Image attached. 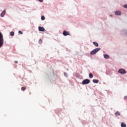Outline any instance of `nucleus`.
<instances>
[{
	"instance_id": "nucleus-5",
	"label": "nucleus",
	"mask_w": 127,
	"mask_h": 127,
	"mask_svg": "<svg viewBox=\"0 0 127 127\" xmlns=\"http://www.w3.org/2000/svg\"><path fill=\"white\" fill-rule=\"evenodd\" d=\"M118 73L124 74L127 73V71H126L124 68H120L118 70Z\"/></svg>"
},
{
	"instance_id": "nucleus-8",
	"label": "nucleus",
	"mask_w": 127,
	"mask_h": 127,
	"mask_svg": "<svg viewBox=\"0 0 127 127\" xmlns=\"http://www.w3.org/2000/svg\"><path fill=\"white\" fill-rule=\"evenodd\" d=\"M116 15H121L122 12L120 10H117L115 12Z\"/></svg>"
},
{
	"instance_id": "nucleus-9",
	"label": "nucleus",
	"mask_w": 127,
	"mask_h": 127,
	"mask_svg": "<svg viewBox=\"0 0 127 127\" xmlns=\"http://www.w3.org/2000/svg\"><path fill=\"white\" fill-rule=\"evenodd\" d=\"M103 56L105 59H109L110 58V56L108 54H104Z\"/></svg>"
},
{
	"instance_id": "nucleus-14",
	"label": "nucleus",
	"mask_w": 127,
	"mask_h": 127,
	"mask_svg": "<svg viewBox=\"0 0 127 127\" xmlns=\"http://www.w3.org/2000/svg\"><path fill=\"white\" fill-rule=\"evenodd\" d=\"M121 127H126L127 125H126V124H125V123H121Z\"/></svg>"
},
{
	"instance_id": "nucleus-25",
	"label": "nucleus",
	"mask_w": 127,
	"mask_h": 127,
	"mask_svg": "<svg viewBox=\"0 0 127 127\" xmlns=\"http://www.w3.org/2000/svg\"><path fill=\"white\" fill-rule=\"evenodd\" d=\"M14 62H15V63H17L18 62L17 61H15Z\"/></svg>"
},
{
	"instance_id": "nucleus-6",
	"label": "nucleus",
	"mask_w": 127,
	"mask_h": 127,
	"mask_svg": "<svg viewBox=\"0 0 127 127\" xmlns=\"http://www.w3.org/2000/svg\"><path fill=\"white\" fill-rule=\"evenodd\" d=\"M63 35H64V36H67L68 35L70 36V33H69L68 31L64 30L63 32Z\"/></svg>"
},
{
	"instance_id": "nucleus-18",
	"label": "nucleus",
	"mask_w": 127,
	"mask_h": 127,
	"mask_svg": "<svg viewBox=\"0 0 127 127\" xmlns=\"http://www.w3.org/2000/svg\"><path fill=\"white\" fill-rule=\"evenodd\" d=\"M64 76L65 77H68V74L66 72H64Z\"/></svg>"
},
{
	"instance_id": "nucleus-10",
	"label": "nucleus",
	"mask_w": 127,
	"mask_h": 127,
	"mask_svg": "<svg viewBox=\"0 0 127 127\" xmlns=\"http://www.w3.org/2000/svg\"><path fill=\"white\" fill-rule=\"evenodd\" d=\"M115 116H116V117H119V116H121V113L119 111H117L115 113Z\"/></svg>"
},
{
	"instance_id": "nucleus-4",
	"label": "nucleus",
	"mask_w": 127,
	"mask_h": 127,
	"mask_svg": "<svg viewBox=\"0 0 127 127\" xmlns=\"http://www.w3.org/2000/svg\"><path fill=\"white\" fill-rule=\"evenodd\" d=\"M91 81L89 79H85L83 80L82 82V85H88V84H90Z\"/></svg>"
},
{
	"instance_id": "nucleus-24",
	"label": "nucleus",
	"mask_w": 127,
	"mask_h": 127,
	"mask_svg": "<svg viewBox=\"0 0 127 127\" xmlns=\"http://www.w3.org/2000/svg\"><path fill=\"white\" fill-rule=\"evenodd\" d=\"M39 1H40V2H43V0H38Z\"/></svg>"
},
{
	"instance_id": "nucleus-17",
	"label": "nucleus",
	"mask_w": 127,
	"mask_h": 127,
	"mask_svg": "<svg viewBox=\"0 0 127 127\" xmlns=\"http://www.w3.org/2000/svg\"><path fill=\"white\" fill-rule=\"evenodd\" d=\"M41 20H45V16H41Z\"/></svg>"
},
{
	"instance_id": "nucleus-7",
	"label": "nucleus",
	"mask_w": 127,
	"mask_h": 127,
	"mask_svg": "<svg viewBox=\"0 0 127 127\" xmlns=\"http://www.w3.org/2000/svg\"><path fill=\"white\" fill-rule=\"evenodd\" d=\"M38 29L39 31H42V32L45 31V29L43 27L39 26Z\"/></svg>"
},
{
	"instance_id": "nucleus-3",
	"label": "nucleus",
	"mask_w": 127,
	"mask_h": 127,
	"mask_svg": "<svg viewBox=\"0 0 127 127\" xmlns=\"http://www.w3.org/2000/svg\"><path fill=\"white\" fill-rule=\"evenodd\" d=\"M100 50H101V48H96V49H94L93 50H92L90 52V55H95V54L97 53V52H99V51H100Z\"/></svg>"
},
{
	"instance_id": "nucleus-11",
	"label": "nucleus",
	"mask_w": 127,
	"mask_h": 127,
	"mask_svg": "<svg viewBox=\"0 0 127 127\" xmlns=\"http://www.w3.org/2000/svg\"><path fill=\"white\" fill-rule=\"evenodd\" d=\"M93 44L94 45L96 46V47H99V44L97 42H93Z\"/></svg>"
},
{
	"instance_id": "nucleus-26",
	"label": "nucleus",
	"mask_w": 127,
	"mask_h": 127,
	"mask_svg": "<svg viewBox=\"0 0 127 127\" xmlns=\"http://www.w3.org/2000/svg\"><path fill=\"white\" fill-rule=\"evenodd\" d=\"M110 16H113V15H110Z\"/></svg>"
},
{
	"instance_id": "nucleus-2",
	"label": "nucleus",
	"mask_w": 127,
	"mask_h": 127,
	"mask_svg": "<svg viewBox=\"0 0 127 127\" xmlns=\"http://www.w3.org/2000/svg\"><path fill=\"white\" fill-rule=\"evenodd\" d=\"M2 46H3V35L0 32V48H1Z\"/></svg>"
},
{
	"instance_id": "nucleus-16",
	"label": "nucleus",
	"mask_w": 127,
	"mask_h": 127,
	"mask_svg": "<svg viewBox=\"0 0 127 127\" xmlns=\"http://www.w3.org/2000/svg\"><path fill=\"white\" fill-rule=\"evenodd\" d=\"M89 78H93V77H94V75H93V73H90L89 74Z\"/></svg>"
},
{
	"instance_id": "nucleus-15",
	"label": "nucleus",
	"mask_w": 127,
	"mask_h": 127,
	"mask_svg": "<svg viewBox=\"0 0 127 127\" xmlns=\"http://www.w3.org/2000/svg\"><path fill=\"white\" fill-rule=\"evenodd\" d=\"M10 36H14V32L11 31L10 32Z\"/></svg>"
},
{
	"instance_id": "nucleus-22",
	"label": "nucleus",
	"mask_w": 127,
	"mask_h": 127,
	"mask_svg": "<svg viewBox=\"0 0 127 127\" xmlns=\"http://www.w3.org/2000/svg\"><path fill=\"white\" fill-rule=\"evenodd\" d=\"M18 33H19V34H23V33L21 31H19Z\"/></svg>"
},
{
	"instance_id": "nucleus-21",
	"label": "nucleus",
	"mask_w": 127,
	"mask_h": 127,
	"mask_svg": "<svg viewBox=\"0 0 127 127\" xmlns=\"http://www.w3.org/2000/svg\"><path fill=\"white\" fill-rule=\"evenodd\" d=\"M21 90L22 91H25V87H22L21 88Z\"/></svg>"
},
{
	"instance_id": "nucleus-20",
	"label": "nucleus",
	"mask_w": 127,
	"mask_h": 127,
	"mask_svg": "<svg viewBox=\"0 0 127 127\" xmlns=\"http://www.w3.org/2000/svg\"><path fill=\"white\" fill-rule=\"evenodd\" d=\"M39 43H40V44H41V43H42V40H41V39L39 40Z\"/></svg>"
},
{
	"instance_id": "nucleus-19",
	"label": "nucleus",
	"mask_w": 127,
	"mask_h": 127,
	"mask_svg": "<svg viewBox=\"0 0 127 127\" xmlns=\"http://www.w3.org/2000/svg\"><path fill=\"white\" fill-rule=\"evenodd\" d=\"M123 7H124V8H127V4H125L123 5Z\"/></svg>"
},
{
	"instance_id": "nucleus-12",
	"label": "nucleus",
	"mask_w": 127,
	"mask_h": 127,
	"mask_svg": "<svg viewBox=\"0 0 127 127\" xmlns=\"http://www.w3.org/2000/svg\"><path fill=\"white\" fill-rule=\"evenodd\" d=\"M92 81L93 82V83H94L95 84H98V83H99V80L98 79H93L92 80Z\"/></svg>"
},
{
	"instance_id": "nucleus-23",
	"label": "nucleus",
	"mask_w": 127,
	"mask_h": 127,
	"mask_svg": "<svg viewBox=\"0 0 127 127\" xmlns=\"http://www.w3.org/2000/svg\"><path fill=\"white\" fill-rule=\"evenodd\" d=\"M124 100H127V96H125L124 98Z\"/></svg>"
},
{
	"instance_id": "nucleus-27",
	"label": "nucleus",
	"mask_w": 127,
	"mask_h": 127,
	"mask_svg": "<svg viewBox=\"0 0 127 127\" xmlns=\"http://www.w3.org/2000/svg\"><path fill=\"white\" fill-rule=\"evenodd\" d=\"M42 16H44L42 15Z\"/></svg>"
},
{
	"instance_id": "nucleus-1",
	"label": "nucleus",
	"mask_w": 127,
	"mask_h": 127,
	"mask_svg": "<svg viewBox=\"0 0 127 127\" xmlns=\"http://www.w3.org/2000/svg\"><path fill=\"white\" fill-rule=\"evenodd\" d=\"M121 35L122 36H125L127 37V29H122L120 31Z\"/></svg>"
},
{
	"instance_id": "nucleus-13",
	"label": "nucleus",
	"mask_w": 127,
	"mask_h": 127,
	"mask_svg": "<svg viewBox=\"0 0 127 127\" xmlns=\"http://www.w3.org/2000/svg\"><path fill=\"white\" fill-rule=\"evenodd\" d=\"M5 14V10H4L1 13L0 16H3Z\"/></svg>"
}]
</instances>
